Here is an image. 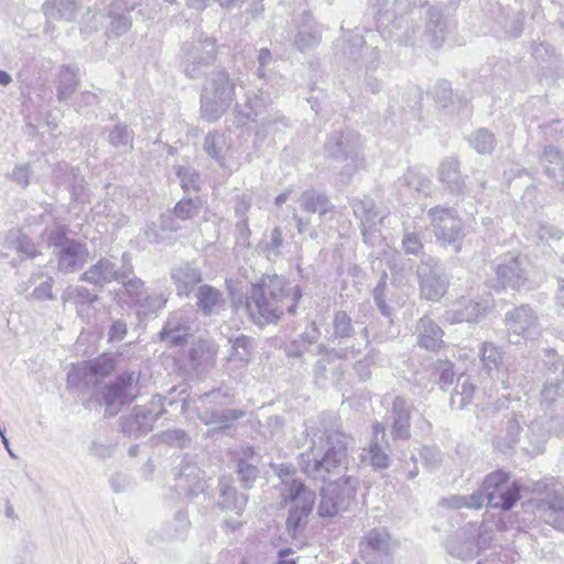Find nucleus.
I'll return each mask as SVG.
<instances>
[{
  "label": "nucleus",
  "instance_id": "obj_1",
  "mask_svg": "<svg viewBox=\"0 0 564 564\" xmlns=\"http://www.w3.org/2000/svg\"><path fill=\"white\" fill-rule=\"evenodd\" d=\"M302 291L280 274H263L260 281L252 283L245 300L234 301L237 310H243L249 319L260 328L276 324L286 312L296 313Z\"/></svg>",
  "mask_w": 564,
  "mask_h": 564
},
{
  "label": "nucleus",
  "instance_id": "obj_2",
  "mask_svg": "<svg viewBox=\"0 0 564 564\" xmlns=\"http://www.w3.org/2000/svg\"><path fill=\"white\" fill-rule=\"evenodd\" d=\"M311 443L310 453L300 456L301 469L306 476L325 482L346 465L352 438L340 431L334 415L325 414L312 430Z\"/></svg>",
  "mask_w": 564,
  "mask_h": 564
},
{
  "label": "nucleus",
  "instance_id": "obj_3",
  "mask_svg": "<svg viewBox=\"0 0 564 564\" xmlns=\"http://www.w3.org/2000/svg\"><path fill=\"white\" fill-rule=\"evenodd\" d=\"M333 334L330 339L337 340V344L329 347L325 344L317 346V354L323 355L316 364V376L319 371H325V361L330 362L335 359H345L360 354L370 343L368 328L366 326L356 329L358 322L352 323L351 317L345 311H336L333 316Z\"/></svg>",
  "mask_w": 564,
  "mask_h": 564
},
{
  "label": "nucleus",
  "instance_id": "obj_4",
  "mask_svg": "<svg viewBox=\"0 0 564 564\" xmlns=\"http://www.w3.org/2000/svg\"><path fill=\"white\" fill-rule=\"evenodd\" d=\"M238 79L225 68L214 69L206 78L200 95V116L208 122L219 120L236 100Z\"/></svg>",
  "mask_w": 564,
  "mask_h": 564
},
{
  "label": "nucleus",
  "instance_id": "obj_5",
  "mask_svg": "<svg viewBox=\"0 0 564 564\" xmlns=\"http://www.w3.org/2000/svg\"><path fill=\"white\" fill-rule=\"evenodd\" d=\"M359 479L355 476H343L328 481L321 488V501L317 514L321 518H334L350 509L356 500Z\"/></svg>",
  "mask_w": 564,
  "mask_h": 564
},
{
  "label": "nucleus",
  "instance_id": "obj_6",
  "mask_svg": "<svg viewBox=\"0 0 564 564\" xmlns=\"http://www.w3.org/2000/svg\"><path fill=\"white\" fill-rule=\"evenodd\" d=\"M120 357V352H102L96 358L73 365L67 373V388H96L112 376Z\"/></svg>",
  "mask_w": 564,
  "mask_h": 564
},
{
  "label": "nucleus",
  "instance_id": "obj_7",
  "mask_svg": "<svg viewBox=\"0 0 564 564\" xmlns=\"http://www.w3.org/2000/svg\"><path fill=\"white\" fill-rule=\"evenodd\" d=\"M325 152L339 162H346L345 169L348 175L362 166V144L360 135L354 130L332 132L325 142Z\"/></svg>",
  "mask_w": 564,
  "mask_h": 564
},
{
  "label": "nucleus",
  "instance_id": "obj_8",
  "mask_svg": "<svg viewBox=\"0 0 564 564\" xmlns=\"http://www.w3.org/2000/svg\"><path fill=\"white\" fill-rule=\"evenodd\" d=\"M508 340L511 344L534 340L541 335V325L536 311L529 304L509 310L503 318Z\"/></svg>",
  "mask_w": 564,
  "mask_h": 564
},
{
  "label": "nucleus",
  "instance_id": "obj_9",
  "mask_svg": "<svg viewBox=\"0 0 564 564\" xmlns=\"http://www.w3.org/2000/svg\"><path fill=\"white\" fill-rule=\"evenodd\" d=\"M427 217L433 226L436 239L445 246L452 247V250L458 253L462 249L464 232L463 220L458 217L456 210L444 206H435L429 209Z\"/></svg>",
  "mask_w": 564,
  "mask_h": 564
},
{
  "label": "nucleus",
  "instance_id": "obj_10",
  "mask_svg": "<svg viewBox=\"0 0 564 564\" xmlns=\"http://www.w3.org/2000/svg\"><path fill=\"white\" fill-rule=\"evenodd\" d=\"M484 490L487 492V505L495 509L510 510L521 498L519 482L511 481L509 474L503 470L489 474L484 480Z\"/></svg>",
  "mask_w": 564,
  "mask_h": 564
},
{
  "label": "nucleus",
  "instance_id": "obj_11",
  "mask_svg": "<svg viewBox=\"0 0 564 564\" xmlns=\"http://www.w3.org/2000/svg\"><path fill=\"white\" fill-rule=\"evenodd\" d=\"M166 398L154 394L151 408L137 406L120 420L121 431L128 437H142L152 431L154 422L163 414Z\"/></svg>",
  "mask_w": 564,
  "mask_h": 564
},
{
  "label": "nucleus",
  "instance_id": "obj_12",
  "mask_svg": "<svg viewBox=\"0 0 564 564\" xmlns=\"http://www.w3.org/2000/svg\"><path fill=\"white\" fill-rule=\"evenodd\" d=\"M270 94L262 88L249 90L246 94L243 108L237 110V122L239 126L246 124L247 121L259 122L264 128H270L278 123L281 119L278 113H271Z\"/></svg>",
  "mask_w": 564,
  "mask_h": 564
},
{
  "label": "nucleus",
  "instance_id": "obj_13",
  "mask_svg": "<svg viewBox=\"0 0 564 564\" xmlns=\"http://www.w3.org/2000/svg\"><path fill=\"white\" fill-rule=\"evenodd\" d=\"M421 296L433 302L440 301L448 288V278L437 259L429 258L416 269Z\"/></svg>",
  "mask_w": 564,
  "mask_h": 564
},
{
  "label": "nucleus",
  "instance_id": "obj_14",
  "mask_svg": "<svg viewBox=\"0 0 564 564\" xmlns=\"http://www.w3.org/2000/svg\"><path fill=\"white\" fill-rule=\"evenodd\" d=\"M230 462L243 489H251L260 475L262 456L253 446L239 445L230 451Z\"/></svg>",
  "mask_w": 564,
  "mask_h": 564
},
{
  "label": "nucleus",
  "instance_id": "obj_15",
  "mask_svg": "<svg viewBox=\"0 0 564 564\" xmlns=\"http://www.w3.org/2000/svg\"><path fill=\"white\" fill-rule=\"evenodd\" d=\"M365 564H392V542L386 529L375 528L367 532L359 544Z\"/></svg>",
  "mask_w": 564,
  "mask_h": 564
},
{
  "label": "nucleus",
  "instance_id": "obj_16",
  "mask_svg": "<svg viewBox=\"0 0 564 564\" xmlns=\"http://www.w3.org/2000/svg\"><path fill=\"white\" fill-rule=\"evenodd\" d=\"M216 59V43L214 39L205 37L184 47V73L189 78H198L204 68Z\"/></svg>",
  "mask_w": 564,
  "mask_h": 564
},
{
  "label": "nucleus",
  "instance_id": "obj_17",
  "mask_svg": "<svg viewBox=\"0 0 564 564\" xmlns=\"http://www.w3.org/2000/svg\"><path fill=\"white\" fill-rule=\"evenodd\" d=\"M351 208L356 218L360 220L361 234L364 242L373 246L378 236L376 227L386 217L384 214L376 206L371 198L354 199Z\"/></svg>",
  "mask_w": 564,
  "mask_h": 564
},
{
  "label": "nucleus",
  "instance_id": "obj_18",
  "mask_svg": "<svg viewBox=\"0 0 564 564\" xmlns=\"http://www.w3.org/2000/svg\"><path fill=\"white\" fill-rule=\"evenodd\" d=\"M372 8L377 14L379 25H392L397 30L408 24V14L411 12V0H373Z\"/></svg>",
  "mask_w": 564,
  "mask_h": 564
},
{
  "label": "nucleus",
  "instance_id": "obj_19",
  "mask_svg": "<svg viewBox=\"0 0 564 564\" xmlns=\"http://www.w3.org/2000/svg\"><path fill=\"white\" fill-rule=\"evenodd\" d=\"M170 278L180 297H189L203 283L202 269L195 261H181L170 270Z\"/></svg>",
  "mask_w": 564,
  "mask_h": 564
},
{
  "label": "nucleus",
  "instance_id": "obj_20",
  "mask_svg": "<svg viewBox=\"0 0 564 564\" xmlns=\"http://www.w3.org/2000/svg\"><path fill=\"white\" fill-rule=\"evenodd\" d=\"M527 267L519 257L505 256L496 268L497 280L502 288L519 290L528 282Z\"/></svg>",
  "mask_w": 564,
  "mask_h": 564
},
{
  "label": "nucleus",
  "instance_id": "obj_21",
  "mask_svg": "<svg viewBox=\"0 0 564 564\" xmlns=\"http://www.w3.org/2000/svg\"><path fill=\"white\" fill-rule=\"evenodd\" d=\"M315 492L306 491L294 497L281 498L283 505H291L286 518V529L289 533L296 534L302 523L306 520L315 505Z\"/></svg>",
  "mask_w": 564,
  "mask_h": 564
},
{
  "label": "nucleus",
  "instance_id": "obj_22",
  "mask_svg": "<svg viewBox=\"0 0 564 564\" xmlns=\"http://www.w3.org/2000/svg\"><path fill=\"white\" fill-rule=\"evenodd\" d=\"M191 528L188 512L184 507L178 508L173 517L164 521L160 531L150 538L152 544H156L158 540L163 542L184 541Z\"/></svg>",
  "mask_w": 564,
  "mask_h": 564
},
{
  "label": "nucleus",
  "instance_id": "obj_23",
  "mask_svg": "<svg viewBox=\"0 0 564 564\" xmlns=\"http://www.w3.org/2000/svg\"><path fill=\"white\" fill-rule=\"evenodd\" d=\"M490 307L491 304L488 301L480 303L462 297L445 311L443 317L451 324L476 323Z\"/></svg>",
  "mask_w": 564,
  "mask_h": 564
},
{
  "label": "nucleus",
  "instance_id": "obj_24",
  "mask_svg": "<svg viewBox=\"0 0 564 564\" xmlns=\"http://www.w3.org/2000/svg\"><path fill=\"white\" fill-rule=\"evenodd\" d=\"M446 550L460 560L474 558L478 554L474 525H465L451 534L446 540Z\"/></svg>",
  "mask_w": 564,
  "mask_h": 564
},
{
  "label": "nucleus",
  "instance_id": "obj_25",
  "mask_svg": "<svg viewBox=\"0 0 564 564\" xmlns=\"http://www.w3.org/2000/svg\"><path fill=\"white\" fill-rule=\"evenodd\" d=\"M191 336V319L181 311L173 312L169 316L162 330L159 333L160 339L171 347L182 346Z\"/></svg>",
  "mask_w": 564,
  "mask_h": 564
},
{
  "label": "nucleus",
  "instance_id": "obj_26",
  "mask_svg": "<svg viewBox=\"0 0 564 564\" xmlns=\"http://www.w3.org/2000/svg\"><path fill=\"white\" fill-rule=\"evenodd\" d=\"M388 449L389 444L386 441L384 427L377 422L373 424V438L369 446L365 448V460H368L375 469H386L391 463Z\"/></svg>",
  "mask_w": 564,
  "mask_h": 564
},
{
  "label": "nucleus",
  "instance_id": "obj_27",
  "mask_svg": "<svg viewBox=\"0 0 564 564\" xmlns=\"http://www.w3.org/2000/svg\"><path fill=\"white\" fill-rule=\"evenodd\" d=\"M193 294L196 308L203 316L219 314L226 303L223 292L209 284L202 283Z\"/></svg>",
  "mask_w": 564,
  "mask_h": 564
},
{
  "label": "nucleus",
  "instance_id": "obj_28",
  "mask_svg": "<svg viewBox=\"0 0 564 564\" xmlns=\"http://www.w3.org/2000/svg\"><path fill=\"white\" fill-rule=\"evenodd\" d=\"M417 346L430 351H438L444 345V330L429 316L421 317L416 325Z\"/></svg>",
  "mask_w": 564,
  "mask_h": 564
},
{
  "label": "nucleus",
  "instance_id": "obj_29",
  "mask_svg": "<svg viewBox=\"0 0 564 564\" xmlns=\"http://www.w3.org/2000/svg\"><path fill=\"white\" fill-rule=\"evenodd\" d=\"M88 249L85 243L76 240L66 242L64 248L57 251L58 269L65 273L80 270L88 260Z\"/></svg>",
  "mask_w": 564,
  "mask_h": 564
},
{
  "label": "nucleus",
  "instance_id": "obj_30",
  "mask_svg": "<svg viewBox=\"0 0 564 564\" xmlns=\"http://www.w3.org/2000/svg\"><path fill=\"white\" fill-rule=\"evenodd\" d=\"M121 272L115 262L101 258L80 275V280L102 288L112 281H119Z\"/></svg>",
  "mask_w": 564,
  "mask_h": 564
},
{
  "label": "nucleus",
  "instance_id": "obj_31",
  "mask_svg": "<svg viewBox=\"0 0 564 564\" xmlns=\"http://www.w3.org/2000/svg\"><path fill=\"white\" fill-rule=\"evenodd\" d=\"M90 398L105 406L106 415L115 416L122 408L129 405L137 394H133L132 390H93Z\"/></svg>",
  "mask_w": 564,
  "mask_h": 564
},
{
  "label": "nucleus",
  "instance_id": "obj_32",
  "mask_svg": "<svg viewBox=\"0 0 564 564\" xmlns=\"http://www.w3.org/2000/svg\"><path fill=\"white\" fill-rule=\"evenodd\" d=\"M539 517L553 528L564 531V492H553L538 505Z\"/></svg>",
  "mask_w": 564,
  "mask_h": 564
},
{
  "label": "nucleus",
  "instance_id": "obj_33",
  "mask_svg": "<svg viewBox=\"0 0 564 564\" xmlns=\"http://www.w3.org/2000/svg\"><path fill=\"white\" fill-rule=\"evenodd\" d=\"M344 54L356 62L362 59L366 67L370 69L377 68L379 64V51L377 47L367 46L360 34L350 35L344 47Z\"/></svg>",
  "mask_w": 564,
  "mask_h": 564
},
{
  "label": "nucleus",
  "instance_id": "obj_34",
  "mask_svg": "<svg viewBox=\"0 0 564 564\" xmlns=\"http://www.w3.org/2000/svg\"><path fill=\"white\" fill-rule=\"evenodd\" d=\"M438 180L451 194L462 195L465 193V181L462 177L457 160L447 158L440 164Z\"/></svg>",
  "mask_w": 564,
  "mask_h": 564
},
{
  "label": "nucleus",
  "instance_id": "obj_35",
  "mask_svg": "<svg viewBox=\"0 0 564 564\" xmlns=\"http://www.w3.org/2000/svg\"><path fill=\"white\" fill-rule=\"evenodd\" d=\"M129 11L127 4L122 0H116L110 4L108 18L109 23L106 29L108 37H118L127 33L131 25V18L126 14Z\"/></svg>",
  "mask_w": 564,
  "mask_h": 564
},
{
  "label": "nucleus",
  "instance_id": "obj_36",
  "mask_svg": "<svg viewBox=\"0 0 564 564\" xmlns=\"http://www.w3.org/2000/svg\"><path fill=\"white\" fill-rule=\"evenodd\" d=\"M219 506L224 510H231L237 514H241L248 503V496L238 492L226 478H221L218 484Z\"/></svg>",
  "mask_w": 564,
  "mask_h": 564
},
{
  "label": "nucleus",
  "instance_id": "obj_37",
  "mask_svg": "<svg viewBox=\"0 0 564 564\" xmlns=\"http://www.w3.org/2000/svg\"><path fill=\"white\" fill-rule=\"evenodd\" d=\"M217 351L218 346L212 340L199 339L193 343L188 350L191 366L196 370L205 369L214 364Z\"/></svg>",
  "mask_w": 564,
  "mask_h": 564
},
{
  "label": "nucleus",
  "instance_id": "obj_38",
  "mask_svg": "<svg viewBox=\"0 0 564 564\" xmlns=\"http://www.w3.org/2000/svg\"><path fill=\"white\" fill-rule=\"evenodd\" d=\"M300 207L307 213H317L319 217L325 216L327 213L334 209V206L329 202L328 197L321 191L310 188L304 191L299 199Z\"/></svg>",
  "mask_w": 564,
  "mask_h": 564
},
{
  "label": "nucleus",
  "instance_id": "obj_39",
  "mask_svg": "<svg viewBox=\"0 0 564 564\" xmlns=\"http://www.w3.org/2000/svg\"><path fill=\"white\" fill-rule=\"evenodd\" d=\"M80 8L78 0H46L43 11L48 20H75Z\"/></svg>",
  "mask_w": 564,
  "mask_h": 564
},
{
  "label": "nucleus",
  "instance_id": "obj_40",
  "mask_svg": "<svg viewBox=\"0 0 564 564\" xmlns=\"http://www.w3.org/2000/svg\"><path fill=\"white\" fill-rule=\"evenodd\" d=\"M393 424L392 436L406 440L410 437V405L400 397L393 400L392 404Z\"/></svg>",
  "mask_w": 564,
  "mask_h": 564
},
{
  "label": "nucleus",
  "instance_id": "obj_41",
  "mask_svg": "<svg viewBox=\"0 0 564 564\" xmlns=\"http://www.w3.org/2000/svg\"><path fill=\"white\" fill-rule=\"evenodd\" d=\"M278 476L280 478L278 488L281 498L294 497L306 491H312L301 479L295 477V469L291 465L282 464L279 468Z\"/></svg>",
  "mask_w": 564,
  "mask_h": 564
},
{
  "label": "nucleus",
  "instance_id": "obj_42",
  "mask_svg": "<svg viewBox=\"0 0 564 564\" xmlns=\"http://www.w3.org/2000/svg\"><path fill=\"white\" fill-rule=\"evenodd\" d=\"M541 164L544 173L552 180L563 183L564 160L560 150L555 147H545L541 155Z\"/></svg>",
  "mask_w": 564,
  "mask_h": 564
},
{
  "label": "nucleus",
  "instance_id": "obj_43",
  "mask_svg": "<svg viewBox=\"0 0 564 564\" xmlns=\"http://www.w3.org/2000/svg\"><path fill=\"white\" fill-rule=\"evenodd\" d=\"M78 83L77 69L69 65L63 66L58 74L57 99L62 102L69 100Z\"/></svg>",
  "mask_w": 564,
  "mask_h": 564
},
{
  "label": "nucleus",
  "instance_id": "obj_44",
  "mask_svg": "<svg viewBox=\"0 0 564 564\" xmlns=\"http://www.w3.org/2000/svg\"><path fill=\"white\" fill-rule=\"evenodd\" d=\"M204 151L224 166L225 154L229 149L225 133L214 131L209 132L204 140Z\"/></svg>",
  "mask_w": 564,
  "mask_h": 564
},
{
  "label": "nucleus",
  "instance_id": "obj_45",
  "mask_svg": "<svg viewBox=\"0 0 564 564\" xmlns=\"http://www.w3.org/2000/svg\"><path fill=\"white\" fill-rule=\"evenodd\" d=\"M399 182L401 185L413 189L421 196H429L432 192L431 180L424 173L415 169H409Z\"/></svg>",
  "mask_w": 564,
  "mask_h": 564
},
{
  "label": "nucleus",
  "instance_id": "obj_46",
  "mask_svg": "<svg viewBox=\"0 0 564 564\" xmlns=\"http://www.w3.org/2000/svg\"><path fill=\"white\" fill-rule=\"evenodd\" d=\"M429 21L426 31L431 36V42L434 46H440L445 37L447 22L443 19L441 11L436 8H431L427 12Z\"/></svg>",
  "mask_w": 564,
  "mask_h": 564
},
{
  "label": "nucleus",
  "instance_id": "obj_47",
  "mask_svg": "<svg viewBox=\"0 0 564 564\" xmlns=\"http://www.w3.org/2000/svg\"><path fill=\"white\" fill-rule=\"evenodd\" d=\"M321 39L317 26L307 22L300 25L294 39V44L299 51L305 52L315 47Z\"/></svg>",
  "mask_w": 564,
  "mask_h": 564
},
{
  "label": "nucleus",
  "instance_id": "obj_48",
  "mask_svg": "<svg viewBox=\"0 0 564 564\" xmlns=\"http://www.w3.org/2000/svg\"><path fill=\"white\" fill-rule=\"evenodd\" d=\"M54 177L63 184H66L73 195H77V191L83 188V177L78 170L70 167L67 163H59L53 171Z\"/></svg>",
  "mask_w": 564,
  "mask_h": 564
},
{
  "label": "nucleus",
  "instance_id": "obj_49",
  "mask_svg": "<svg viewBox=\"0 0 564 564\" xmlns=\"http://www.w3.org/2000/svg\"><path fill=\"white\" fill-rule=\"evenodd\" d=\"M231 349L229 354L230 360H237L241 362H248L252 356L254 345L253 339L246 336L239 335L235 338H230Z\"/></svg>",
  "mask_w": 564,
  "mask_h": 564
},
{
  "label": "nucleus",
  "instance_id": "obj_50",
  "mask_svg": "<svg viewBox=\"0 0 564 564\" xmlns=\"http://www.w3.org/2000/svg\"><path fill=\"white\" fill-rule=\"evenodd\" d=\"M116 448L117 441L106 432L104 435H98L90 442L88 452L97 458L106 459L113 456Z\"/></svg>",
  "mask_w": 564,
  "mask_h": 564
},
{
  "label": "nucleus",
  "instance_id": "obj_51",
  "mask_svg": "<svg viewBox=\"0 0 564 564\" xmlns=\"http://www.w3.org/2000/svg\"><path fill=\"white\" fill-rule=\"evenodd\" d=\"M246 412L237 409H223V410H214L210 413L206 412L203 416H200L202 421L205 424H219L220 427H227L229 424L242 416H245Z\"/></svg>",
  "mask_w": 564,
  "mask_h": 564
},
{
  "label": "nucleus",
  "instance_id": "obj_52",
  "mask_svg": "<svg viewBox=\"0 0 564 564\" xmlns=\"http://www.w3.org/2000/svg\"><path fill=\"white\" fill-rule=\"evenodd\" d=\"M469 143L478 153L491 154L496 147V138L488 129L480 128L469 137Z\"/></svg>",
  "mask_w": 564,
  "mask_h": 564
},
{
  "label": "nucleus",
  "instance_id": "obj_53",
  "mask_svg": "<svg viewBox=\"0 0 564 564\" xmlns=\"http://www.w3.org/2000/svg\"><path fill=\"white\" fill-rule=\"evenodd\" d=\"M167 302V297L164 293H153V294H147L142 295L135 304L139 306V314H142L144 316L154 314L159 311H161Z\"/></svg>",
  "mask_w": 564,
  "mask_h": 564
},
{
  "label": "nucleus",
  "instance_id": "obj_54",
  "mask_svg": "<svg viewBox=\"0 0 564 564\" xmlns=\"http://www.w3.org/2000/svg\"><path fill=\"white\" fill-rule=\"evenodd\" d=\"M479 357L488 376L492 370H497L502 361V354L492 343H482L479 349Z\"/></svg>",
  "mask_w": 564,
  "mask_h": 564
},
{
  "label": "nucleus",
  "instance_id": "obj_55",
  "mask_svg": "<svg viewBox=\"0 0 564 564\" xmlns=\"http://www.w3.org/2000/svg\"><path fill=\"white\" fill-rule=\"evenodd\" d=\"M108 141L116 149L130 150L132 149L133 132L127 126L118 123L109 132Z\"/></svg>",
  "mask_w": 564,
  "mask_h": 564
},
{
  "label": "nucleus",
  "instance_id": "obj_56",
  "mask_svg": "<svg viewBox=\"0 0 564 564\" xmlns=\"http://www.w3.org/2000/svg\"><path fill=\"white\" fill-rule=\"evenodd\" d=\"M551 366L547 367L544 373V382L542 388H560L564 383V368L562 362L557 360L556 355L551 356Z\"/></svg>",
  "mask_w": 564,
  "mask_h": 564
},
{
  "label": "nucleus",
  "instance_id": "obj_57",
  "mask_svg": "<svg viewBox=\"0 0 564 564\" xmlns=\"http://www.w3.org/2000/svg\"><path fill=\"white\" fill-rule=\"evenodd\" d=\"M202 208L199 199L183 198L181 199L173 209L175 218L181 220H189L196 217Z\"/></svg>",
  "mask_w": 564,
  "mask_h": 564
},
{
  "label": "nucleus",
  "instance_id": "obj_58",
  "mask_svg": "<svg viewBox=\"0 0 564 564\" xmlns=\"http://www.w3.org/2000/svg\"><path fill=\"white\" fill-rule=\"evenodd\" d=\"M122 276H120V280L118 282H121L126 293L131 297V300L135 303L138 299H140L144 293V282L134 276L131 273V269L128 271L121 272Z\"/></svg>",
  "mask_w": 564,
  "mask_h": 564
},
{
  "label": "nucleus",
  "instance_id": "obj_59",
  "mask_svg": "<svg viewBox=\"0 0 564 564\" xmlns=\"http://www.w3.org/2000/svg\"><path fill=\"white\" fill-rule=\"evenodd\" d=\"M11 241L14 250L24 256L25 258H34L37 254V250L33 241L20 231L10 234Z\"/></svg>",
  "mask_w": 564,
  "mask_h": 564
},
{
  "label": "nucleus",
  "instance_id": "obj_60",
  "mask_svg": "<svg viewBox=\"0 0 564 564\" xmlns=\"http://www.w3.org/2000/svg\"><path fill=\"white\" fill-rule=\"evenodd\" d=\"M433 375L437 378L435 383L452 386L455 383L456 372L454 366L449 360H437L434 366Z\"/></svg>",
  "mask_w": 564,
  "mask_h": 564
},
{
  "label": "nucleus",
  "instance_id": "obj_61",
  "mask_svg": "<svg viewBox=\"0 0 564 564\" xmlns=\"http://www.w3.org/2000/svg\"><path fill=\"white\" fill-rule=\"evenodd\" d=\"M202 474L203 471L185 457L175 471V478L184 479L186 482H195L200 479Z\"/></svg>",
  "mask_w": 564,
  "mask_h": 564
},
{
  "label": "nucleus",
  "instance_id": "obj_62",
  "mask_svg": "<svg viewBox=\"0 0 564 564\" xmlns=\"http://www.w3.org/2000/svg\"><path fill=\"white\" fill-rule=\"evenodd\" d=\"M283 245V234L280 227H274L269 240L265 242L263 251L268 259L279 257L281 254V247Z\"/></svg>",
  "mask_w": 564,
  "mask_h": 564
},
{
  "label": "nucleus",
  "instance_id": "obj_63",
  "mask_svg": "<svg viewBox=\"0 0 564 564\" xmlns=\"http://www.w3.org/2000/svg\"><path fill=\"white\" fill-rule=\"evenodd\" d=\"M177 177L185 192L198 189L199 175L193 169L185 166L178 167Z\"/></svg>",
  "mask_w": 564,
  "mask_h": 564
},
{
  "label": "nucleus",
  "instance_id": "obj_64",
  "mask_svg": "<svg viewBox=\"0 0 564 564\" xmlns=\"http://www.w3.org/2000/svg\"><path fill=\"white\" fill-rule=\"evenodd\" d=\"M431 94H432L435 102H437L442 107H447V104L452 98L451 83L446 79L437 80V83L434 85Z\"/></svg>",
  "mask_w": 564,
  "mask_h": 564
}]
</instances>
